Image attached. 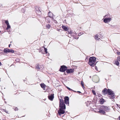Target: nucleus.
I'll list each match as a JSON object with an SVG mask.
<instances>
[{
    "label": "nucleus",
    "instance_id": "1",
    "mask_svg": "<svg viewBox=\"0 0 120 120\" xmlns=\"http://www.w3.org/2000/svg\"><path fill=\"white\" fill-rule=\"evenodd\" d=\"M59 107L60 108L58 111V113L60 115H61L62 114H63L64 113L65 110L66 109L64 101L62 99H60Z\"/></svg>",
    "mask_w": 120,
    "mask_h": 120
},
{
    "label": "nucleus",
    "instance_id": "2",
    "mask_svg": "<svg viewBox=\"0 0 120 120\" xmlns=\"http://www.w3.org/2000/svg\"><path fill=\"white\" fill-rule=\"evenodd\" d=\"M112 15L108 14L105 15L104 17L103 22L105 23H108L112 20Z\"/></svg>",
    "mask_w": 120,
    "mask_h": 120
},
{
    "label": "nucleus",
    "instance_id": "3",
    "mask_svg": "<svg viewBox=\"0 0 120 120\" xmlns=\"http://www.w3.org/2000/svg\"><path fill=\"white\" fill-rule=\"evenodd\" d=\"M109 110V108L108 107L101 106L100 108L99 109V111H98V112L102 113L103 114H105V112L104 111L105 110L106 112H108Z\"/></svg>",
    "mask_w": 120,
    "mask_h": 120
},
{
    "label": "nucleus",
    "instance_id": "4",
    "mask_svg": "<svg viewBox=\"0 0 120 120\" xmlns=\"http://www.w3.org/2000/svg\"><path fill=\"white\" fill-rule=\"evenodd\" d=\"M96 58L94 57H90L89 62V64L91 66H94L96 64Z\"/></svg>",
    "mask_w": 120,
    "mask_h": 120
},
{
    "label": "nucleus",
    "instance_id": "5",
    "mask_svg": "<svg viewBox=\"0 0 120 120\" xmlns=\"http://www.w3.org/2000/svg\"><path fill=\"white\" fill-rule=\"evenodd\" d=\"M108 92L109 93V97L110 98L113 99L114 97L115 94L111 90L108 89Z\"/></svg>",
    "mask_w": 120,
    "mask_h": 120
},
{
    "label": "nucleus",
    "instance_id": "6",
    "mask_svg": "<svg viewBox=\"0 0 120 120\" xmlns=\"http://www.w3.org/2000/svg\"><path fill=\"white\" fill-rule=\"evenodd\" d=\"M93 81L95 82H98L99 80V79L98 77L96 75L93 76L92 79Z\"/></svg>",
    "mask_w": 120,
    "mask_h": 120
},
{
    "label": "nucleus",
    "instance_id": "7",
    "mask_svg": "<svg viewBox=\"0 0 120 120\" xmlns=\"http://www.w3.org/2000/svg\"><path fill=\"white\" fill-rule=\"evenodd\" d=\"M4 52L5 53L11 52L13 53L14 52V51L12 49H8L6 48L4 50Z\"/></svg>",
    "mask_w": 120,
    "mask_h": 120
},
{
    "label": "nucleus",
    "instance_id": "8",
    "mask_svg": "<svg viewBox=\"0 0 120 120\" xmlns=\"http://www.w3.org/2000/svg\"><path fill=\"white\" fill-rule=\"evenodd\" d=\"M67 69V67L64 65H63L61 66L60 70V71L64 72Z\"/></svg>",
    "mask_w": 120,
    "mask_h": 120
},
{
    "label": "nucleus",
    "instance_id": "9",
    "mask_svg": "<svg viewBox=\"0 0 120 120\" xmlns=\"http://www.w3.org/2000/svg\"><path fill=\"white\" fill-rule=\"evenodd\" d=\"M35 12L38 15H40L41 14V11L40 9L38 7H37L35 10Z\"/></svg>",
    "mask_w": 120,
    "mask_h": 120
},
{
    "label": "nucleus",
    "instance_id": "10",
    "mask_svg": "<svg viewBox=\"0 0 120 120\" xmlns=\"http://www.w3.org/2000/svg\"><path fill=\"white\" fill-rule=\"evenodd\" d=\"M65 102V103L67 104H68V105L69 104V98L68 97H65L64 98Z\"/></svg>",
    "mask_w": 120,
    "mask_h": 120
},
{
    "label": "nucleus",
    "instance_id": "11",
    "mask_svg": "<svg viewBox=\"0 0 120 120\" xmlns=\"http://www.w3.org/2000/svg\"><path fill=\"white\" fill-rule=\"evenodd\" d=\"M54 94H51L50 95H49L48 98L49 100L51 101H52L54 98Z\"/></svg>",
    "mask_w": 120,
    "mask_h": 120
},
{
    "label": "nucleus",
    "instance_id": "12",
    "mask_svg": "<svg viewBox=\"0 0 120 120\" xmlns=\"http://www.w3.org/2000/svg\"><path fill=\"white\" fill-rule=\"evenodd\" d=\"M74 71V69H70L67 70L66 72L68 73H71L73 72Z\"/></svg>",
    "mask_w": 120,
    "mask_h": 120
},
{
    "label": "nucleus",
    "instance_id": "13",
    "mask_svg": "<svg viewBox=\"0 0 120 120\" xmlns=\"http://www.w3.org/2000/svg\"><path fill=\"white\" fill-rule=\"evenodd\" d=\"M102 92L105 95L108 92V90H107V89L105 88L104 89Z\"/></svg>",
    "mask_w": 120,
    "mask_h": 120
},
{
    "label": "nucleus",
    "instance_id": "14",
    "mask_svg": "<svg viewBox=\"0 0 120 120\" xmlns=\"http://www.w3.org/2000/svg\"><path fill=\"white\" fill-rule=\"evenodd\" d=\"M99 37H99L98 35V34H97L95 36V38L96 40L100 41L101 40V39Z\"/></svg>",
    "mask_w": 120,
    "mask_h": 120
},
{
    "label": "nucleus",
    "instance_id": "15",
    "mask_svg": "<svg viewBox=\"0 0 120 120\" xmlns=\"http://www.w3.org/2000/svg\"><path fill=\"white\" fill-rule=\"evenodd\" d=\"M105 101V100L103 99H101L99 100V101L101 104H103Z\"/></svg>",
    "mask_w": 120,
    "mask_h": 120
},
{
    "label": "nucleus",
    "instance_id": "16",
    "mask_svg": "<svg viewBox=\"0 0 120 120\" xmlns=\"http://www.w3.org/2000/svg\"><path fill=\"white\" fill-rule=\"evenodd\" d=\"M48 15L49 17L50 18H52L53 16V14L50 12H49L48 13Z\"/></svg>",
    "mask_w": 120,
    "mask_h": 120
},
{
    "label": "nucleus",
    "instance_id": "17",
    "mask_svg": "<svg viewBox=\"0 0 120 120\" xmlns=\"http://www.w3.org/2000/svg\"><path fill=\"white\" fill-rule=\"evenodd\" d=\"M41 50H42L43 51H41L42 53L43 54H45V48L44 47H43L41 48Z\"/></svg>",
    "mask_w": 120,
    "mask_h": 120
},
{
    "label": "nucleus",
    "instance_id": "18",
    "mask_svg": "<svg viewBox=\"0 0 120 120\" xmlns=\"http://www.w3.org/2000/svg\"><path fill=\"white\" fill-rule=\"evenodd\" d=\"M41 87L44 90L45 89V85L44 83H41L40 84Z\"/></svg>",
    "mask_w": 120,
    "mask_h": 120
},
{
    "label": "nucleus",
    "instance_id": "19",
    "mask_svg": "<svg viewBox=\"0 0 120 120\" xmlns=\"http://www.w3.org/2000/svg\"><path fill=\"white\" fill-rule=\"evenodd\" d=\"M62 28L66 31H67L68 30V29L67 27L65 26H62Z\"/></svg>",
    "mask_w": 120,
    "mask_h": 120
},
{
    "label": "nucleus",
    "instance_id": "20",
    "mask_svg": "<svg viewBox=\"0 0 120 120\" xmlns=\"http://www.w3.org/2000/svg\"><path fill=\"white\" fill-rule=\"evenodd\" d=\"M40 66L39 64H37L36 66V68L37 69H40Z\"/></svg>",
    "mask_w": 120,
    "mask_h": 120
},
{
    "label": "nucleus",
    "instance_id": "21",
    "mask_svg": "<svg viewBox=\"0 0 120 120\" xmlns=\"http://www.w3.org/2000/svg\"><path fill=\"white\" fill-rule=\"evenodd\" d=\"M115 64L116 65L118 66L119 65V63L118 61H116L115 62Z\"/></svg>",
    "mask_w": 120,
    "mask_h": 120
},
{
    "label": "nucleus",
    "instance_id": "22",
    "mask_svg": "<svg viewBox=\"0 0 120 120\" xmlns=\"http://www.w3.org/2000/svg\"><path fill=\"white\" fill-rule=\"evenodd\" d=\"M7 28H6V29L7 30H8V29H9L11 27V26H10L9 25V24L8 25H7Z\"/></svg>",
    "mask_w": 120,
    "mask_h": 120
},
{
    "label": "nucleus",
    "instance_id": "23",
    "mask_svg": "<svg viewBox=\"0 0 120 120\" xmlns=\"http://www.w3.org/2000/svg\"><path fill=\"white\" fill-rule=\"evenodd\" d=\"M46 27L48 29H49L50 27V25L49 24H48L46 25Z\"/></svg>",
    "mask_w": 120,
    "mask_h": 120
},
{
    "label": "nucleus",
    "instance_id": "24",
    "mask_svg": "<svg viewBox=\"0 0 120 120\" xmlns=\"http://www.w3.org/2000/svg\"><path fill=\"white\" fill-rule=\"evenodd\" d=\"M5 23L7 24V25L9 24L8 22V20H6L5 22Z\"/></svg>",
    "mask_w": 120,
    "mask_h": 120
},
{
    "label": "nucleus",
    "instance_id": "25",
    "mask_svg": "<svg viewBox=\"0 0 120 120\" xmlns=\"http://www.w3.org/2000/svg\"><path fill=\"white\" fill-rule=\"evenodd\" d=\"M92 93H93V94L94 95H95L96 94V92H95V91L94 90H92Z\"/></svg>",
    "mask_w": 120,
    "mask_h": 120
},
{
    "label": "nucleus",
    "instance_id": "26",
    "mask_svg": "<svg viewBox=\"0 0 120 120\" xmlns=\"http://www.w3.org/2000/svg\"><path fill=\"white\" fill-rule=\"evenodd\" d=\"M117 60L120 62V56L118 57L117 58Z\"/></svg>",
    "mask_w": 120,
    "mask_h": 120
},
{
    "label": "nucleus",
    "instance_id": "27",
    "mask_svg": "<svg viewBox=\"0 0 120 120\" xmlns=\"http://www.w3.org/2000/svg\"><path fill=\"white\" fill-rule=\"evenodd\" d=\"M116 53L118 55H120V52H119L118 51H117Z\"/></svg>",
    "mask_w": 120,
    "mask_h": 120
},
{
    "label": "nucleus",
    "instance_id": "28",
    "mask_svg": "<svg viewBox=\"0 0 120 120\" xmlns=\"http://www.w3.org/2000/svg\"><path fill=\"white\" fill-rule=\"evenodd\" d=\"M67 88L70 91H72V90H72V89H70V88H69V87H67Z\"/></svg>",
    "mask_w": 120,
    "mask_h": 120
},
{
    "label": "nucleus",
    "instance_id": "29",
    "mask_svg": "<svg viewBox=\"0 0 120 120\" xmlns=\"http://www.w3.org/2000/svg\"><path fill=\"white\" fill-rule=\"evenodd\" d=\"M81 84L82 85V86L83 87L84 83H83V81H81Z\"/></svg>",
    "mask_w": 120,
    "mask_h": 120
},
{
    "label": "nucleus",
    "instance_id": "30",
    "mask_svg": "<svg viewBox=\"0 0 120 120\" xmlns=\"http://www.w3.org/2000/svg\"><path fill=\"white\" fill-rule=\"evenodd\" d=\"M47 49L45 48V54L47 53Z\"/></svg>",
    "mask_w": 120,
    "mask_h": 120
},
{
    "label": "nucleus",
    "instance_id": "31",
    "mask_svg": "<svg viewBox=\"0 0 120 120\" xmlns=\"http://www.w3.org/2000/svg\"><path fill=\"white\" fill-rule=\"evenodd\" d=\"M95 69L96 70H97V71H98V69L97 67L96 66L95 67Z\"/></svg>",
    "mask_w": 120,
    "mask_h": 120
},
{
    "label": "nucleus",
    "instance_id": "32",
    "mask_svg": "<svg viewBox=\"0 0 120 120\" xmlns=\"http://www.w3.org/2000/svg\"><path fill=\"white\" fill-rule=\"evenodd\" d=\"M117 106L119 108H120V106L119 105H118L117 104Z\"/></svg>",
    "mask_w": 120,
    "mask_h": 120
},
{
    "label": "nucleus",
    "instance_id": "33",
    "mask_svg": "<svg viewBox=\"0 0 120 120\" xmlns=\"http://www.w3.org/2000/svg\"><path fill=\"white\" fill-rule=\"evenodd\" d=\"M117 106L119 108H120V106L119 105H118L117 104Z\"/></svg>",
    "mask_w": 120,
    "mask_h": 120
},
{
    "label": "nucleus",
    "instance_id": "34",
    "mask_svg": "<svg viewBox=\"0 0 120 120\" xmlns=\"http://www.w3.org/2000/svg\"><path fill=\"white\" fill-rule=\"evenodd\" d=\"M81 35V33H79L78 34V35L79 36H80Z\"/></svg>",
    "mask_w": 120,
    "mask_h": 120
},
{
    "label": "nucleus",
    "instance_id": "35",
    "mask_svg": "<svg viewBox=\"0 0 120 120\" xmlns=\"http://www.w3.org/2000/svg\"><path fill=\"white\" fill-rule=\"evenodd\" d=\"M17 109V108H15V110H16Z\"/></svg>",
    "mask_w": 120,
    "mask_h": 120
},
{
    "label": "nucleus",
    "instance_id": "36",
    "mask_svg": "<svg viewBox=\"0 0 120 120\" xmlns=\"http://www.w3.org/2000/svg\"><path fill=\"white\" fill-rule=\"evenodd\" d=\"M2 65V64L0 62V66L1 65Z\"/></svg>",
    "mask_w": 120,
    "mask_h": 120
},
{
    "label": "nucleus",
    "instance_id": "37",
    "mask_svg": "<svg viewBox=\"0 0 120 120\" xmlns=\"http://www.w3.org/2000/svg\"><path fill=\"white\" fill-rule=\"evenodd\" d=\"M77 92H79V93H81V92L80 91H77Z\"/></svg>",
    "mask_w": 120,
    "mask_h": 120
},
{
    "label": "nucleus",
    "instance_id": "38",
    "mask_svg": "<svg viewBox=\"0 0 120 120\" xmlns=\"http://www.w3.org/2000/svg\"><path fill=\"white\" fill-rule=\"evenodd\" d=\"M10 45H11L10 44V45H9V47H10Z\"/></svg>",
    "mask_w": 120,
    "mask_h": 120
},
{
    "label": "nucleus",
    "instance_id": "39",
    "mask_svg": "<svg viewBox=\"0 0 120 120\" xmlns=\"http://www.w3.org/2000/svg\"><path fill=\"white\" fill-rule=\"evenodd\" d=\"M72 91H73L74 92H76L75 91H74L73 90H72Z\"/></svg>",
    "mask_w": 120,
    "mask_h": 120
},
{
    "label": "nucleus",
    "instance_id": "40",
    "mask_svg": "<svg viewBox=\"0 0 120 120\" xmlns=\"http://www.w3.org/2000/svg\"><path fill=\"white\" fill-rule=\"evenodd\" d=\"M119 120H120V116L119 117Z\"/></svg>",
    "mask_w": 120,
    "mask_h": 120
},
{
    "label": "nucleus",
    "instance_id": "41",
    "mask_svg": "<svg viewBox=\"0 0 120 120\" xmlns=\"http://www.w3.org/2000/svg\"><path fill=\"white\" fill-rule=\"evenodd\" d=\"M23 10V9H22V10Z\"/></svg>",
    "mask_w": 120,
    "mask_h": 120
},
{
    "label": "nucleus",
    "instance_id": "42",
    "mask_svg": "<svg viewBox=\"0 0 120 120\" xmlns=\"http://www.w3.org/2000/svg\"><path fill=\"white\" fill-rule=\"evenodd\" d=\"M0 32H1V31H0Z\"/></svg>",
    "mask_w": 120,
    "mask_h": 120
}]
</instances>
